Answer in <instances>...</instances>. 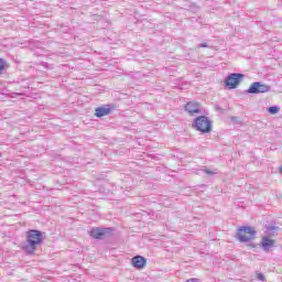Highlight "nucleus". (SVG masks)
Masks as SVG:
<instances>
[{"label":"nucleus","mask_w":282,"mask_h":282,"mask_svg":"<svg viewBox=\"0 0 282 282\" xmlns=\"http://www.w3.org/2000/svg\"><path fill=\"white\" fill-rule=\"evenodd\" d=\"M186 282H199V279H197V278H192V279L186 280Z\"/></svg>","instance_id":"obj_15"},{"label":"nucleus","mask_w":282,"mask_h":282,"mask_svg":"<svg viewBox=\"0 0 282 282\" xmlns=\"http://www.w3.org/2000/svg\"><path fill=\"white\" fill-rule=\"evenodd\" d=\"M131 265H133L137 270H142L143 268H147V258L135 256L131 259Z\"/></svg>","instance_id":"obj_7"},{"label":"nucleus","mask_w":282,"mask_h":282,"mask_svg":"<svg viewBox=\"0 0 282 282\" xmlns=\"http://www.w3.org/2000/svg\"><path fill=\"white\" fill-rule=\"evenodd\" d=\"M257 279H258V281L265 282V275H263V273H258Z\"/></svg>","instance_id":"obj_14"},{"label":"nucleus","mask_w":282,"mask_h":282,"mask_svg":"<svg viewBox=\"0 0 282 282\" xmlns=\"http://www.w3.org/2000/svg\"><path fill=\"white\" fill-rule=\"evenodd\" d=\"M268 91H270V86L261 82L252 83L247 89V94H268Z\"/></svg>","instance_id":"obj_5"},{"label":"nucleus","mask_w":282,"mask_h":282,"mask_svg":"<svg viewBox=\"0 0 282 282\" xmlns=\"http://www.w3.org/2000/svg\"><path fill=\"white\" fill-rule=\"evenodd\" d=\"M200 109L202 107L199 106V104L194 101H189L185 105V111H187L189 116H195V113H199Z\"/></svg>","instance_id":"obj_8"},{"label":"nucleus","mask_w":282,"mask_h":282,"mask_svg":"<svg viewBox=\"0 0 282 282\" xmlns=\"http://www.w3.org/2000/svg\"><path fill=\"white\" fill-rule=\"evenodd\" d=\"M43 242V234L36 229H31L26 234V242L22 246V249L28 254H34L36 252V246Z\"/></svg>","instance_id":"obj_1"},{"label":"nucleus","mask_w":282,"mask_h":282,"mask_svg":"<svg viewBox=\"0 0 282 282\" xmlns=\"http://www.w3.org/2000/svg\"><path fill=\"white\" fill-rule=\"evenodd\" d=\"M110 113H111V108L109 106L108 107H98L95 110V116L97 118H102L105 116H109Z\"/></svg>","instance_id":"obj_10"},{"label":"nucleus","mask_w":282,"mask_h":282,"mask_svg":"<svg viewBox=\"0 0 282 282\" xmlns=\"http://www.w3.org/2000/svg\"><path fill=\"white\" fill-rule=\"evenodd\" d=\"M8 63H6V59L0 57V74H3V70L6 69V66Z\"/></svg>","instance_id":"obj_11"},{"label":"nucleus","mask_w":282,"mask_h":282,"mask_svg":"<svg viewBox=\"0 0 282 282\" xmlns=\"http://www.w3.org/2000/svg\"><path fill=\"white\" fill-rule=\"evenodd\" d=\"M193 128L200 133H210L213 131V121L206 116L197 117L193 122Z\"/></svg>","instance_id":"obj_2"},{"label":"nucleus","mask_w":282,"mask_h":282,"mask_svg":"<svg viewBox=\"0 0 282 282\" xmlns=\"http://www.w3.org/2000/svg\"><path fill=\"white\" fill-rule=\"evenodd\" d=\"M274 246H276V242L273 239L268 237L262 238L261 248L264 252H270V248H274Z\"/></svg>","instance_id":"obj_9"},{"label":"nucleus","mask_w":282,"mask_h":282,"mask_svg":"<svg viewBox=\"0 0 282 282\" xmlns=\"http://www.w3.org/2000/svg\"><path fill=\"white\" fill-rule=\"evenodd\" d=\"M199 47H208V44L203 43V44L199 45Z\"/></svg>","instance_id":"obj_16"},{"label":"nucleus","mask_w":282,"mask_h":282,"mask_svg":"<svg viewBox=\"0 0 282 282\" xmlns=\"http://www.w3.org/2000/svg\"><path fill=\"white\" fill-rule=\"evenodd\" d=\"M269 230H276V227H270Z\"/></svg>","instance_id":"obj_17"},{"label":"nucleus","mask_w":282,"mask_h":282,"mask_svg":"<svg viewBox=\"0 0 282 282\" xmlns=\"http://www.w3.org/2000/svg\"><path fill=\"white\" fill-rule=\"evenodd\" d=\"M203 172L206 173V175H217V173H219L217 170L210 171L207 167H204Z\"/></svg>","instance_id":"obj_12"},{"label":"nucleus","mask_w":282,"mask_h":282,"mask_svg":"<svg viewBox=\"0 0 282 282\" xmlns=\"http://www.w3.org/2000/svg\"><path fill=\"white\" fill-rule=\"evenodd\" d=\"M256 235H257V231H254L252 227H240L238 229L237 239L241 243H248V241H252V239H254Z\"/></svg>","instance_id":"obj_3"},{"label":"nucleus","mask_w":282,"mask_h":282,"mask_svg":"<svg viewBox=\"0 0 282 282\" xmlns=\"http://www.w3.org/2000/svg\"><path fill=\"white\" fill-rule=\"evenodd\" d=\"M268 111H269V113L274 115V113H276L278 111H280V108L276 107V106H272V107H269Z\"/></svg>","instance_id":"obj_13"},{"label":"nucleus","mask_w":282,"mask_h":282,"mask_svg":"<svg viewBox=\"0 0 282 282\" xmlns=\"http://www.w3.org/2000/svg\"><path fill=\"white\" fill-rule=\"evenodd\" d=\"M112 230V228H93L90 230V237H93L94 239H105L107 235H111Z\"/></svg>","instance_id":"obj_6"},{"label":"nucleus","mask_w":282,"mask_h":282,"mask_svg":"<svg viewBox=\"0 0 282 282\" xmlns=\"http://www.w3.org/2000/svg\"><path fill=\"white\" fill-rule=\"evenodd\" d=\"M241 78H243V74L231 73L229 76H227L225 80V85L229 89H237V87L239 86V83H241Z\"/></svg>","instance_id":"obj_4"}]
</instances>
